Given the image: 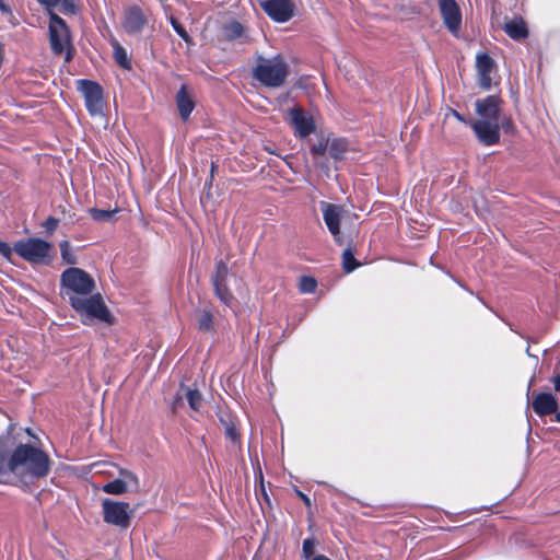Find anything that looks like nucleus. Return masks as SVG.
I'll return each instance as SVG.
<instances>
[{
    "mask_svg": "<svg viewBox=\"0 0 560 560\" xmlns=\"http://www.w3.org/2000/svg\"><path fill=\"white\" fill-rule=\"evenodd\" d=\"M533 410L539 417L555 413L558 409V400L549 393H539L532 401Z\"/></svg>",
    "mask_w": 560,
    "mask_h": 560,
    "instance_id": "nucleus-17",
    "label": "nucleus"
},
{
    "mask_svg": "<svg viewBox=\"0 0 560 560\" xmlns=\"http://www.w3.org/2000/svg\"><path fill=\"white\" fill-rule=\"evenodd\" d=\"M115 211L113 210H102L96 208L90 209V214L94 221H110Z\"/></svg>",
    "mask_w": 560,
    "mask_h": 560,
    "instance_id": "nucleus-32",
    "label": "nucleus"
},
{
    "mask_svg": "<svg viewBox=\"0 0 560 560\" xmlns=\"http://www.w3.org/2000/svg\"><path fill=\"white\" fill-rule=\"evenodd\" d=\"M317 540L314 537H308L303 540L302 545V557L306 560H311L315 553Z\"/></svg>",
    "mask_w": 560,
    "mask_h": 560,
    "instance_id": "nucleus-29",
    "label": "nucleus"
},
{
    "mask_svg": "<svg viewBox=\"0 0 560 560\" xmlns=\"http://www.w3.org/2000/svg\"><path fill=\"white\" fill-rule=\"evenodd\" d=\"M359 266L360 264L355 260L351 248H346L342 253V267L345 271L348 273L352 272Z\"/></svg>",
    "mask_w": 560,
    "mask_h": 560,
    "instance_id": "nucleus-27",
    "label": "nucleus"
},
{
    "mask_svg": "<svg viewBox=\"0 0 560 560\" xmlns=\"http://www.w3.org/2000/svg\"><path fill=\"white\" fill-rule=\"evenodd\" d=\"M265 13L275 22L284 23L294 15V3L292 0H260Z\"/></svg>",
    "mask_w": 560,
    "mask_h": 560,
    "instance_id": "nucleus-13",
    "label": "nucleus"
},
{
    "mask_svg": "<svg viewBox=\"0 0 560 560\" xmlns=\"http://www.w3.org/2000/svg\"><path fill=\"white\" fill-rule=\"evenodd\" d=\"M552 381H553L555 389L557 392H559L560 390V374L556 375Z\"/></svg>",
    "mask_w": 560,
    "mask_h": 560,
    "instance_id": "nucleus-44",
    "label": "nucleus"
},
{
    "mask_svg": "<svg viewBox=\"0 0 560 560\" xmlns=\"http://www.w3.org/2000/svg\"><path fill=\"white\" fill-rule=\"evenodd\" d=\"M102 490L108 494L119 495L127 492L128 487L127 482L122 479H115L103 485Z\"/></svg>",
    "mask_w": 560,
    "mask_h": 560,
    "instance_id": "nucleus-22",
    "label": "nucleus"
},
{
    "mask_svg": "<svg viewBox=\"0 0 560 560\" xmlns=\"http://www.w3.org/2000/svg\"><path fill=\"white\" fill-rule=\"evenodd\" d=\"M12 474L22 479H42L48 476L51 460L48 454L32 444H20L11 454Z\"/></svg>",
    "mask_w": 560,
    "mask_h": 560,
    "instance_id": "nucleus-2",
    "label": "nucleus"
},
{
    "mask_svg": "<svg viewBox=\"0 0 560 560\" xmlns=\"http://www.w3.org/2000/svg\"><path fill=\"white\" fill-rule=\"evenodd\" d=\"M77 85L84 96L88 112L92 116L102 114L104 107L102 86L91 80H78Z\"/></svg>",
    "mask_w": 560,
    "mask_h": 560,
    "instance_id": "nucleus-10",
    "label": "nucleus"
},
{
    "mask_svg": "<svg viewBox=\"0 0 560 560\" xmlns=\"http://www.w3.org/2000/svg\"><path fill=\"white\" fill-rule=\"evenodd\" d=\"M453 115L462 122H466V119L456 110H453Z\"/></svg>",
    "mask_w": 560,
    "mask_h": 560,
    "instance_id": "nucleus-45",
    "label": "nucleus"
},
{
    "mask_svg": "<svg viewBox=\"0 0 560 560\" xmlns=\"http://www.w3.org/2000/svg\"><path fill=\"white\" fill-rule=\"evenodd\" d=\"M223 36L226 40H235V39H243V43H246L249 40L248 36L246 35L245 27L237 21H230L225 23L222 27Z\"/></svg>",
    "mask_w": 560,
    "mask_h": 560,
    "instance_id": "nucleus-19",
    "label": "nucleus"
},
{
    "mask_svg": "<svg viewBox=\"0 0 560 560\" xmlns=\"http://www.w3.org/2000/svg\"><path fill=\"white\" fill-rule=\"evenodd\" d=\"M229 273L228 265L223 260H219L211 277L215 296L226 306H230L234 301V296L228 287Z\"/></svg>",
    "mask_w": 560,
    "mask_h": 560,
    "instance_id": "nucleus-11",
    "label": "nucleus"
},
{
    "mask_svg": "<svg viewBox=\"0 0 560 560\" xmlns=\"http://www.w3.org/2000/svg\"><path fill=\"white\" fill-rule=\"evenodd\" d=\"M556 413V421L560 422V412H555Z\"/></svg>",
    "mask_w": 560,
    "mask_h": 560,
    "instance_id": "nucleus-46",
    "label": "nucleus"
},
{
    "mask_svg": "<svg viewBox=\"0 0 560 560\" xmlns=\"http://www.w3.org/2000/svg\"><path fill=\"white\" fill-rule=\"evenodd\" d=\"M147 23V16L140 7L131 5L125 10L122 27L127 34H139L144 28Z\"/></svg>",
    "mask_w": 560,
    "mask_h": 560,
    "instance_id": "nucleus-15",
    "label": "nucleus"
},
{
    "mask_svg": "<svg viewBox=\"0 0 560 560\" xmlns=\"http://www.w3.org/2000/svg\"><path fill=\"white\" fill-rule=\"evenodd\" d=\"M503 101L498 95H488L478 98L475 103V110L478 119L470 124L478 141L487 147L495 145L500 142L498 122L503 113Z\"/></svg>",
    "mask_w": 560,
    "mask_h": 560,
    "instance_id": "nucleus-1",
    "label": "nucleus"
},
{
    "mask_svg": "<svg viewBox=\"0 0 560 560\" xmlns=\"http://www.w3.org/2000/svg\"><path fill=\"white\" fill-rule=\"evenodd\" d=\"M253 78L267 88L281 86L289 74V68L284 59L277 55L271 58L259 56L252 70Z\"/></svg>",
    "mask_w": 560,
    "mask_h": 560,
    "instance_id": "nucleus-3",
    "label": "nucleus"
},
{
    "mask_svg": "<svg viewBox=\"0 0 560 560\" xmlns=\"http://www.w3.org/2000/svg\"><path fill=\"white\" fill-rule=\"evenodd\" d=\"M499 131L502 129L506 133H514L515 124L511 116H506L502 113L500 121L498 122Z\"/></svg>",
    "mask_w": 560,
    "mask_h": 560,
    "instance_id": "nucleus-33",
    "label": "nucleus"
},
{
    "mask_svg": "<svg viewBox=\"0 0 560 560\" xmlns=\"http://www.w3.org/2000/svg\"><path fill=\"white\" fill-rule=\"evenodd\" d=\"M48 36L51 51L55 55H65V61L70 62L75 54L70 28L66 21L56 12H50Z\"/></svg>",
    "mask_w": 560,
    "mask_h": 560,
    "instance_id": "nucleus-4",
    "label": "nucleus"
},
{
    "mask_svg": "<svg viewBox=\"0 0 560 560\" xmlns=\"http://www.w3.org/2000/svg\"><path fill=\"white\" fill-rule=\"evenodd\" d=\"M60 247V255L62 260L71 266H74L78 264V258L73 250L71 249V245L69 241H62L59 244Z\"/></svg>",
    "mask_w": 560,
    "mask_h": 560,
    "instance_id": "nucleus-25",
    "label": "nucleus"
},
{
    "mask_svg": "<svg viewBox=\"0 0 560 560\" xmlns=\"http://www.w3.org/2000/svg\"><path fill=\"white\" fill-rule=\"evenodd\" d=\"M317 288V281L313 277L303 276L299 282V290L302 293H313Z\"/></svg>",
    "mask_w": 560,
    "mask_h": 560,
    "instance_id": "nucleus-31",
    "label": "nucleus"
},
{
    "mask_svg": "<svg viewBox=\"0 0 560 560\" xmlns=\"http://www.w3.org/2000/svg\"><path fill=\"white\" fill-rule=\"evenodd\" d=\"M346 151H347V142L343 139H334L328 144L329 155L335 160L342 159Z\"/></svg>",
    "mask_w": 560,
    "mask_h": 560,
    "instance_id": "nucleus-23",
    "label": "nucleus"
},
{
    "mask_svg": "<svg viewBox=\"0 0 560 560\" xmlns=\"http://www.w3.org/2000/svg\"><path fill=\"white\" fill-rule=\"evenodd\" d=\"M260 478L262 479V475L260 474ZM261 490L265 492V486L261 483ZM266 495V493H264Z\"/></svg>",
    "mask_w": 560,
    "mask_h": 560,
    "instance_id": "nucleus-47",
    "label": "nucleus"
},
{
    "mask_svg": "<svg viewBox=\"0 0 560 560\" xmlns=\"http://www.w3.org/2000/svg\"><path fill=\"white\" fill-rule=\"evenodd\" d=\"M504 32L514 40H522L528 36L526 23L521 18L505 23Z\"/></svg>",
    "mask_w": 560,
    "mask_h": 560,
    "instance_id": "nucleus-20",
    "label": "nucleus"
},
{
    "mask_svg": "<svg viewBox=\"0 0 560 560\" xmlns=\"http://www.w3.org/2000/svg\"><path fill=\"white\" fill-rule=\"evenodd\" d=\"M319 208L323 213L324 222L330 234L334 236L335 242L341 244L340 220L343 213V208L327 201H320Z\"/></svg>",
    "mask_w": 560,
    "mask_h": 560,
    "instance_id": "nucleus-14",
    "label": "nucleus"
},
{
    "mask_svg": "<svg viewBox=\"0 0 560 560\" xmlns=\"http://www.w3.org/2000/svg\"><path fill=\"white\" fill-rule=\"evenodd\" d=\"M171 25L173 26L174 31L177 33V35L188 45H192V38L189 36L185 27L180 24V22L175 19L174 16L170 18Z\"/></svg>",
    "mask_w": 560,
    "mask_h": 560,
    "instance_id": "nucleus-30",
    "label": "nucleus"
},
{
    "mask_svg": "<svg viewBox=\"0 0 560 560\" xmlns=\"http://www.w3.org/2000/svg\"><path fill=\"white\" fill-rule=\"evenodd\" d=\"M120 475L124 477L122 480L126 481L127 485L132 483L136 489L139 488V479L133 472H131L129 470H121Z\"/></svg>",
    "mask_w": 560,
    "mask_h": 560,
    "instance_id": "nucleus-38",
    "label": "nucleus"
},
{
    "mask_svg": "<svg viewBox=\"0 0 560 560\" xmlns=\"http://www.w3.org/2000/svg\"><path fill=\"white\" fill-rule=\"evenodd\" d=\"M213 315L209 310L199 312L198 329L202 331H211L213 329Z\"/></svg>",
    "mask_w": 560,
    "mask_h": 560,
    "instance_id": "nucleus-26",
    "label": "nucleus"
},
{
    "mask_svg": "<svg viewBox=\"0 0 560 560\" xmlns=\"http://www.w3.org/2000/svg\"><path fill=\"white\" fill-rule=\"evenodd\" d=\"M493 67L494 61L488 54H480L477 56L476 68L478 73V85L485 91L491 89V72Z\"/></svg>",
    "mask_w": 560,
    "mask_h": 560,
    "instance_id": "nucleus-16",
    "label": "nucleus"
},
{
    "mask_svg": "<svg viewBox=\"0 0 560 560\" xmlns=\"http://www.w3.org/2000/svg\"><path fill=\"white\" fill-rule=\"evenodd\" d=\"M58 224L59 220L57 218L48 217L42 225L48 234H52L56 231Z\"/></svg>",
    "mask_w": 560,
    "mask_h": 560,
    "instance_id": "nucleus-37",
    "label": "nucleus"
},
{
    "mask_svg": "<svg viewBox=\"0 0 560 560\" xmlns=\"http://www.w3.org/2000/svg\"><path fill=\"white\" fill-rule=\"evenodd\" d=\"M298 494H299V497L303 500V502L305 503V505H307V506H310V505H311V500H310V498H308L306 494H304V493H303V492H301V491H298Z\"/></svg>",
    "mask_w": 560,
    "mask_h": 560,
    "instance_id": "nucleus-43",
    "label": "nucleus"
},
{
    "mask_svg": "<svg viewBox=\"0 0 560 560\" xmlns=\"http://www.w3.org/2000/svg\"><path fill=\"white\" fill-rule=\"evenodd\" d=\"M114 48V59L118 66L124 69H130L131 62L128 58L126 49L120 46L117 42L113 46Z\"/></svg>",
    "mask_w": 560,
    "mask_h": 560,
    "instance_id": "nucleus-24",
    "label": "nucleus"
},
{
    "mask_svg": "<svg viewBox=\"0 0 560 560\" xmlns=\"http://www.w3.org/2000/svg\"><path fill=\"white\" fill-rule=\"evenodd\" d=\"M13 247H11L8 243L0 241V255L5 259L10 260L13 252Z\"/></svg>",
    "mask_w": 560,
    "mask_h": 560,
    "instance_id": "nucleus-40",
    "label": "nucleus"
},
{
    "mask_svg": "<svg viewBox=\"0 0 560 560\" xmlns=\"http://www.w3.org/2000/svg\"><path fill=\"white\" fill-rule=\"evenodd\" d=\"M184 396L191 411L199 413L203 408V396L197 388L184 385Z\"/></svg>",
    "mask_w": 560,
    "mask_h": 560,
    "instance_id": "nucleus-21",
    "label": "nucleus"
},
{
    "mask_svg": "<svg viewBox=\"0 0 560 560\" xmlns=\"http://www.w3.org/2000/svg\"><path fill=\"white\" fill-rule=\"evenodd\" d=\"M60 285L68 296L69 303L73 296L90 295L95 290V281L85 270L78 267L66 269L60 276Z\"/></svg>",
    "mask_w": 560,
    "mask_h": 560,
    "instance_id": "nucleus-6",
    "label": "nucleus"
},
{
    "mask_svg": "<svg viewBox=\"0 0 560 560\" xmlns=\"http://www.w3.org/2000/svg\"><path fill=\"white\" fill-rule=\"evenodd\" d=\"M11 456L5 458L0 456V474L12 472Z\"/></svg>",
    "mask_w": 560,
    "mask_h": 560,
    "instance_id": "nucleus-41",
    "label": "nucleus"
},
{
    "mask_svg": "<svg viewBox=\"0 0 560 560\" xmlns=\"http://www.w3.org/2000/svg\"><path fill=\"white\" fill-rule=\"evenodd\" d=\"M185 401L186 399L184 396V384H180L171 402L172 413L176 415L182 408H184Z\"/></svg>",
    "mask_w": 560,
    "mask_h": 560,
    "instance_id": "nucleus-28",
    "label": "nucleus"
},
{
    "mask_svg": "<svg viewBox=\"0 0 560 560\" xmlns=\"http://www.w3.org/2000/svg\"><path fill=\"white\" fill-rule=\"evenodd\" d=\"M287 120L292 127L296 138L305 139L316 130L313 116L301 106L289 108L287 110Z\"/></svg>",
    "mask_w": 560,
    "mask_h": 560,
    "instance_id": "nucleus-9",
    "label": "nucleus"
},
{
    "mask_svg": "<svg viewBox=\"0 0 560 560\" xmlns=\"http://www.w3.org/2000/svg\"><path fill=\"white\" fill-rule=\"evenodd\" d=\"M21 258L33 265H44L49 261L52 245L39 237H28L18 241L13 246Z\"/></svg>",
    "mask_w": 560,
    "mask_h": 560,
    "instance_id": "nucleus-7",
    "label": "nucleus"
},
{
    "mask_svg": "<svg viewBox=\"0 0 560 560\" xmlns=\"http://www.w3.org/2000/svg\"><path fill=\"white\" fill-rule=\"evenodd\" d=\"M225 435L228 439H230L233 443L240 442V433L234 425V423H226L225 424Z\"/></svg>",
    "mask_w": 560,
    "mask_h": 560,
    "instance_id": "nucleus-36",
    "label": "nucleus"
},
{
    "mask_svg": "<svg viewBox=\"0 0 560 560\" xmlns=\"http://www.w3.org/2000/svg\"><path fill=\"white\" fill-rule=\"evenodd\" d=\"M103 520L109 525L126 529L130 526L133 510L129 503L104 499L102 501Z\"/></svg>",
    "mask_w": 560,
    "mask_h": 560,
    "instance_id": "nucleus-8",
    "label": "nucleus"
},
{
    "mask_svg": "<svg viewBox=\"0 0 560 560\" xmlns=\"http://www.w3.org/2000/svg\"><path fill=\"white\" fill-rule=\"evenodd\" d=\"M70 305L83 318L82 322L97 319L107 324L113 323V316L100 293L71 298Z\"/></svg>",
    "mask_w": 560,
    "mask_h": 560,
    "instance_id": "nucleus-5",
    "label": "nucleus"
},
{
    "mask_svg": "<svg viewBox=\"0 0 560 560\" xmlns=\"http://www.w3.org/2000/svg\"><path fill=\"white\" fill-rule=\"evenodd\" d=\"M0 11L2 13L8 14L11 18H13L12 10H11L10 5L5 2V0H0Z\"/></svg>",
    "mask_w": 560,
    "mask_h": 560,
    "instance_id": "nucleus-42",
    "label": "nucleus"
},
{
    "mask_svg": "<svg viewBox=\"0 0 560 560\" xmlns=\"http://www.w3.org/2000/svg\"><path fill=\"white\" fill-rule=\"evenodd\" d=\"M60 12L66 15H73L78 12L77 0H60Z\"/></svg>",
    "mask_w": 560,
    "mask_h": 560,
    "instance_id": "nucleus-34",
    "label": "nucleus"
},
{
    "mask_svg": "<svg viewBox=\"0 0 560 560\" xmlns=\"http://www.w3.org/2000/svg\"><path fill=\"white\" fill-rule=\"evenodd\" d=\"M328 150V141L320 140L311 147V153L314 156L324 155Z\"/></svg>",
    "mask_w": 560,
    "mask_h": 560,
    "instance_id": "nucleus-35",
    "label": "nucleus"
},
{
    "mask_svg": "<svg viewBox=\"0 0 560 560\" xmlns=\"http://www.w3.org/2000/svg\"><path fill=\"white\" fill-rule=\"evenodd\" d=\"M46 11L48 16L50 12H55L54 9L58 7L60 0H36Z\"/></svg>",
    "mask_w": 560,
    "mask_h": 560,
    "instance_id": "nucleus-39",
    "label": "nucleus"
},
{
    "mask_svg": "<svg viewBox=\"0 0 560 560\" xmlns=\"http://www.w3.org/2000/svg\"><path fill=\"white\" fill-rule=\"evenodd\" d=\"M439 9L445 27L454 37H459L462 30V11L455 0H440Z\"/></svg>",
    "mask_w": 560,
    "mask_h": 560,
    "instance_id": "nucleus-12",
    "label": "nucleus"
},
{
    "mask_svg": "<svg viewBox=\"0 0 560 560\" xmlns=\"http://www.w3.org/2000/svg\"><path fill=\"white\" fill-rule=\"evenodd\" d=\"M176 105L182 119L186 121L195 108L192 96L186 84H183L176 94Z\"/></svg>",
    "mask_w": 560,
    "mask_h": 560,
    "instance_id": "nucleus-18",
    "label": "nucleus"
}]
</instances>
